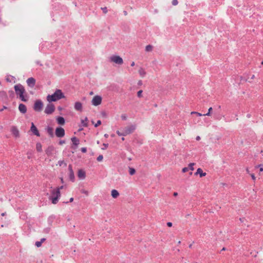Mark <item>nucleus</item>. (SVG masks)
<instances>
[{
	"label": "nucleus",
	"instance_id": "nucleus-53",
	"mask_svg": "<svg viewBox=\"0 0 263 263\" xmlns=\"http://www.w3.org/2000/svg\"><path fill=\"white\" fill-rule=\"evenodd\" d=\"M46 240V238H43L41 239L40 241L42 243L43 242H44Z\"/></svg>",
	"mask_w": 263,
	"mask_h": 263
},
{
	"label": "nucleus",
	"instance_id": "nucleus-8",
	"mask_svg": "<svg viewBox=\"0 0 263 263\" xmlns=\"http://www.w3.org/2000/svg\"><path fill=\"white\" fill-rule=\"evenodd\" d=\"M102 98L101 96L97 95L95 96L92 99V104L95 106H98L101 104Z\"/></svg>",
	"mask_w": 263,
	"mask_h": 263
},
{
	"label": "nucleus",
	"instance_id": "nucleus-23",
	"mask_svg": "<svg viewBox=\"0 0 263 263\" xmlns=\"http://www.w3.org/2000/svg\"><path fill=\"white\" fill-rule=\"evenodd\" d=\"M111 195L114 198H116L119 196V192L116 190H112L111 192Z\"/></svg>",
	"mask_w": 263,
	"mask_h": 263
},
{
	"label": "nucleus",
	"instance_id": "nucleus-5",
	"mask_svg": "<svg viewBox=\"0 0 263 263\" xmlns=\"http://www.w3.org/2000/svg\"><path fill=\"white\" fill-rule=\"evenodd\" d=\"M55 110V106L54 104L49 103L48 104L45 109L44 112L47 115L52 114Z\"/></svg>",
	"mask_w": 263,
	"mask_h": 263
},
{
	"label": "nucleus",
	"instance_id": "nucleus-55",
	"mask_svg": "<svg viewBox=\"0 0 263 263\" xmlns=\"http://www.w3.org/2000/svg\"><path fill=\"white\" fill-rule=\"evenodd\" d=\"M36 63L37 64L39 65L40 66H42L43 65L40 61H37L36 62Z\"/></svg>",
	"mask_w": 263,
	"mask_h": 263
},
{
	"label": "nucleus",
	"instance_id": "nucleus-34",
	"mask_svg": "<svg viewBox=\"0 0 263 263\" xmlns=\"http://www.w3.org/2000/svg\"><path fill=\"white\" fill-rule=\"evenodd\" d=\"M58 164L60 166H62L63 164H64L65 166H66L67 165L66 163H65L64 160L59 161Z\"/></svg>",
	"mask_w": 263,
	"mask_h": 263
},
{
	"label": "nucleus",
	"instance_id": "nucleus-25",
	"mask_svg": "<svg viewBox=\"0 0 263 263\" xmlns=\"http://www.w3.org/2000/svg\"><path fill=\"white\" fill-rule=\"evenodd\" d=\"M36 148L37 152H41L42 151V144L39 142L37 143L36 144Z\"/></svg>",
	"mask_w": 263,
	"mask_h": 263
},
{
	"label": "nucleus",
	"instance_id": "nucleus-54",
	"mask_svg": "<svg viewBox=\"0 0 263 263\" xmlns=\"http://www.w3.org/2000/svg\"><path fill=\"white\" fill-rule=\"evenodd\" d=\"M49 230H50V229L49 228H47V229H46L44 230V232L45 233H48L49 232Z\"/></svg>",
	"mask_w": 263,
	"mask_h": 263
},
{
	"label": "nucleus",
	"instance_id": "nucleus-61",
	"mask_svg": "<svg viewBox=\"0 0 263 263\" xmlns=\"http://www.w3.org/2000/svg\"><path fill=\"white\" fill-rule=\"evenodd\" d=\"M251 116V115L250 114H248L247 115V117L248 118H250Z\"/></svg>",
	"mask_w": 263,
	"mask_h": 263
},
{
	"label": "nucleus",
	"instance_id": "nucleus-13",
	"mask_svg": "<svg viewBox=\"0 0 263 263\" xmlns=\"http://www.w3.org/2000/svg\"><path fill=\"white\" fill-rule=\"evenodd\" d=\"M30 130L32 132L33 134L36 136L37 137L40 136V134L36 128V127L35 126L34 123L33 122L31 123V125L30 127Z\"/></svg>",
	"mask_w": 263,
	"mask_h": 263
},
{
	"label": "nucleus",
	"instance_id": "nucleus-19",
	"mask_svg": "<svg viewBox=\"0 0 263 263\" xmlns=\"http://www.w3.org/2000/svg\"><path fill=\"white\" fill-rule=\"evenodd\" d=\"M53 150H54L53 146H49L45 150V153L48 156H50L52 155Z\"/></svg>",
	"mask_w": 263,
	"mask_h": 263
},
{
	"label": "nucleus",
	"instance_id": "nucleus-7",
	"mask_svg": "<svg viewBox=\"0 0 263 263\" xmlns=\"http://www.w3.org/2000/svg\"><path fill=\"white\" fill-rule=\"evenodd\" d=\"M55 135L58 138H62L65 136V130L64 129L60 126H59L56 128L55 131Z\"/></svg>",
	"mask_w": 263,
	"mask_h": 263
},
{
	"label": "nucleus",
	"instance_id": "nucleus-44",
	"mask_svg": "<svg viewBox=\"0 0 263 263\" xmlns=\"http://www.w3.org/2000/svg\"><path fill=\"white\" fill-rule=\"evenodd\" d=\"M81 151L82 153H85L87 152V148L85 147H82Z\"/></svg>",
	"mask_w": 263,
	"mask_h": 263
},
{
	"label": "nucleus",
	"instance_id": "nucleus-16",
	"mask_svg": "<svg viewBox=\"0 0 263 263\" xmlns=\"http://www.w3.org/2000/svg\"><path fill=\"white\" fill-rule=\"evenodd\" d=\"M74 108L76 110L81 111L82 110V104L80 102H76L74 103Z\"/></svg>",
	"mask_w": 263,
	"mask_h": 263
},
{
	"label": "nucleus",
	"instance_id": "nucleus-27",
	"mask_svg": "<svg viewBox=\"0 0 263 263\" xmlns=\"http://www.w3.org/2000/svg\"><path fill=\"white\" fill-rule=\"evenodd\" d=\"M87 120H88V118L87 117H86L85 118V119L81 120V123L83 126L87 127V126H88V123L87 122Z\"/></svg>",
	"mask_w": 263,
	"mask_h": 263
},
{
	"label": "nucleus",
	"instance_id": "nucleus-33",
	"mask_svg": "<svg viewBox=\"0 0 263 263\" xmlns=\"http://www.w3.org/2000/svg\"><path fill=\"white\" fill-rule=\"evenodd\" d=\"M195 165L194 163H191L189 165V170H191V171H193L194 170V165Z\"/></svg>",
	"mask_w": 263,
	"mask_h": 263
},
{
	"label": "nucleus",
	"instance_id": "nucleus-62",
	"mask_svg": "<svg viewBox=\"0 0 263 263\" xmlns=\"http://www.w3.org/2000/svg\"><path fill=\"white\" fill-rule=\"evenodd\" d=\"M6 212H4V213H2L1 214V215H2V216H5V215H6Z\"/></svg>",
	"mask_w": 263,
	"mask_h": 263
},
{
	"label": "nucleus",
	"instance_id": "nucleus-9",
	"mask_svg": "<svg viewBox=\"0 0 263 263\" xmlns=\"http://www.w3.org/2000/svg\"><path fill=\"white\" fill-rule=\"evenodd\" d=\"M68 171H69V179L70 181L73 182L75 181V176L74 174L73 171L72 170V166L71 164H69L68 165Z\"/></svg>",
	"mask_w": 263,
	"mask_h": 263
},
{
	"label": "nucleus",
	"instance_id": "nucleus-26",
	"mask_svg": "<svg viewBox=\"0 0 263 263\" xmlns=\"http://www.w3.org/2000/svg\"><path fill=\"white\" fill-rule=\"evenodd\" d=\"M139 73L140 75V76L142 77H144L146 74V72H145V70L142 68H140L139 69Z\"/></svg>",
	"mask_w": 263,
	"mask_h": 263
},
{
	"label": "nucleus",
	"instance_id": "nucleus-6",
	"mask_svg": "<svg viewBox=\"0 0 263 263\" xmlns=\"http://www.w3.org/2000/svg\"><path fill=\"white\" fill-rule=\"evenodd\" d=\"M136 128L135 125H130L123 128L126 136L133 133Z\"/></svg>",
	"mask_w": 263,
	"mask_h": 263
},
{
	"label": "nucleus",
	"instance_id": "nucleus-38",
	"mask_svg": "<svg viewBox=\"0 0 263 263\" xmlns=\"http://www.w3.org/2000/svg\"><path fill=\"white\" fill-rule=\"evenodd\" d=\"M42 243L40 241H37L35 242V245L36 247L39 248V247H40L42 245Z\"/></svg>",
	"mask_w": 263,
	"mask_h": 263
},
{
	"label": "nucleus",
	"instance_id": "nucleus-39",
	"mask_svg": "<svg viewBox=\"0 0 263 263\" xmlns=\"http://www.w3.org/2000/svg\"><path fill=\"white\" fill-rule=\"evenodd\" d=\"M101 124V121L99 120L97 121V123L94 124V126H95V127H97L98 126H99Z\"/></svg>",
	"mask_w": 263,
	"mask_h": 263
},
{
	"label": "nucleus",
	"instance_id": "nucleus-2",
	"mask_svg": "<svg viewBox=\"0 0 263 263\" xmlns=\"http://www.w3.org/2000/svg\"><path fill=\"white\" fill-rule=\"evenodd\" d=\"M65 97L64 93L61 89H57L53 94L47 96V100L49 103H51L65 98Z\"/></svg>",
	"mask_w": 263,
	"mask_h": 263
},
{
	"label": "nucleus",
	"instance_id": "nucleus-15",
	"mask_svg": "<svg viewBox=\"0 0 263 263\" xmlns=\"http://www.w3.org/2000/svg\"><path fill=\"white\" fill-rule=\"evenodd\" d=\"M0 99L3 101L8 100V96L6 91L2 90L0 91Z\"/></svg>",
	"mask_w": 263,
	"mask_h": 263
},
{
	"label": "nucleus",
	"instance_id": "nucleus-50",
	"mask_svg": "<svg viewBox=\"0 0 263 263\" xmlns=\"http://www.w3.org/2000/svg\"><path fill=\"white\" fill-rule=\"evenodd\" d=\"M65 143V140H60L59 141V144L60 145H62L63 144H64Z\"/></svg>",
	"mask_w": 263,
	"mask_h": 263
},
{
	"label": "nucleus",
	"instance_id": "nucleus-60",
	"mask_svg": "<svg viewBox=\"0 0 263 263\" xmlns=\"http://www.w3.org/2000/svg\"><path fill=\"white\" fill-rule=\"evenodd\" d=\"M123 13L125 15H127V12L125 10H124L123 11Z\"/></svg>",
	"mask_w": 263,
	"mask_h": 263
},
{
	"label": "nucleus",
	"instance_id": "nucleus-40",
	"mask_svg": "<svg viewBox=\"0 0 263 263\" xmlns=\"http://www.w3.org/2000/svg\"><path fill=\"white\" fill-rule=\"evenodd\" d=\"M101 9L104 13H105V14L107 13V12L108 11L107 7H102Z\"/></svg>",
	"mask_w": 263,
	"mask_h": 263
},
{
	"label": "nucleus",
	"instance_id": "nucleus-21",
	"mask_svg": "<svg viewBox=\"0 0 263 263\" xmlns=\"http://www.w3.org/2000/svg\"><path fill=\"white\" fill-rule=\"evenodd\" d=\"M57 122L58 124L60 125H64L65 123V119L61 116H58L56 118Z\"/></svg>",
	"mask_w": 263,
	"mask_h": 263
},
{
	"label": "nucleus",
	"instance_id": "nucleus-22",
	"mask_svg": "<svg viewBox=\"0 0 263 263\" xmlns=\"http://www.w3.org/2000/svg\"><path fill=\"white\" fill-rule=\"evenodd\" d=\"M46 129L50 137L52 138L54 137L53 130L51 127L47 126Z\"/></svg>",
	"mask_w": 263,
	"mask_h": 263
},
{
	"label": "nucleus",
	"instance_id": "nucleus-57",
	"mask_svg": "<svg viewBox=\"0 0 263 263\" xmlns=\"http://www.w3.org/2000/svg\"><path fill=\"white\" fill-rule=\"evenodd\" d=\"M82 193H84L86 195L88 194V192L87 191H85V190H83L82 192Z\"/></svg>",
	"mask_w": 263,
	"mask_h": 263
},
{
	"label": "nucleus",
	"instance_id": "nucleus-1",
	"mask_svg": "<svg viewBox=\"0 0 263 263\" xmlns=\"http://www.w3.org/2000/svg\"><path fill=\"white\" fill-rule=\"evenodd\" d=\"M14 89L15 93L18 96L19 98L23 102H27L28 100V97L26 94V91L24 87L21 84H17L14 85Z\"/></svg>",
	"mask_w": 263,
	"mask_h": 263
},
{
	"label": "nucleus",
	"instance_id": "nucleus-17",
	"mask_svg": "<svg viewBox=\"0 0 263 263\" xmlns=\"http://www.w3.org/2000/svg\"><path fill=\"white\" fill-rule=\"evenodd\" d=\"M194 175L195 176L199 175L200 177H202L206 175V173H204L201 168H198L196 172L195 173Z\"/></svg>",
	"mask_w": 263,
	"mask_h": 263
},
{
	"label": "nucleus",
	"instance_id": "nucleus-28",
	"mask_svg": "<svg viewBox=\"0 0 263 263\" xmlns=\"http://www.w3.org/2000/svg\"><path fill=\"white\" fill-rule=\"evenodd\" d=\"M121 130H122V132H121L119 130H117L116 132V134L119 136H125L126 135L123 129H120Z\"/></svg>",
	"mask_w": 263,
	"mask_h": 263
},
{
	"label": "nucleus",
	"instance_id": "nucleus-45",
	"mask_svg": "<svg viewBox=\"0 0 263 263\" xmlns=\"http://www.w3.org/2000/svg\"><path fill=\"white\" fill-rule=\"evenodd\" d=\"M121 117L122 120H126L127 119L126 116L124 114L122 115Z\"/></svg>",
	"mask_w": 263,
	"mask_h": 263
},
{
	"label": "nucleus",
	"instance_id": "nucleus-12",
	"mask_svg": "<svg viewBox=\"0 0 263 263\" xmlns=\"http://www.w3.org/2000/svg\"><path fill=\"white\" fill-rule=\"evenodd\" d=\"M71 140L72 142V145L71 146V148L73 149L77 148L78 145L80 143L79 139L76 137H73L71 138Z\"/></svg>",
	"mask_w": 263,
	"mask_h": 263
},
{
	"label": "nucleus",
	"instance_id": "nucleus-32",
	"mask_svg": "<svg viewBox=\"0 0 263 263\" xmlns=\"http://www.w3.org/2000/svg\"><path fill=\"white\" fill-rule=\"evenodd\" d=\"M212 109H213V108H212V107H210V108H209L208 112L207 113H206V114H203V116H210V115H211V111L212 110Z\"/></svg>",
	"mask_w": 263,
	"mask_h": 263
},
{
	"label": "nucleus",
	"instance_id": "nucleus-10",
	"mask_svg": "<svg viewBox=\"0 0 263 263\" xmlns=\"http://www.w3.org/2000/svg\"><path fill=\"white\" fill-rule=\"evenodd\" d=\"M111 60L114 63L119 65L122 64L123 63L122 58L119 55H114L111 57Z\"/></svg>",
	"mask_w": 263,
	"mask_h": 263
},
{
	"label": "nucleus",
	"instance_id": "nucleus-35",
	"mask_svg": "<svg viewBox=\"0 0 263 263\" xmlns=\"http://www.w3.org/2000/svg\"><path fill=\"white\" fill-rule=\"evenodd\" d=\"M10 97L13 98L14 96V91L12 90H10L8 91Z\"/></svg>",
	"mask_w": 263,
	"mask_h": 263
},
{
	"label": "nucleus",
	"instance_id": "nucleus-51",
	"mask_svg": "<svg viewBox=\"0 0 263 263\" xmlns=\"http://www.w3.org/2000/svg\"><path fill=\"white\" fill-rule=\"evenodd\" d=\"M251 176L252 179L253 180H255L256 178H255V175H254V174H252L251 175Z\"/></svg>",
	"mask_w": 263,
	"mask_h": 263
},
{
	"label": "nucleus",
	"instance_id": "nucleus-52",
	"mask_svg": "<svg viewBox=\"0 0 263 263\" xmlns=\"http://www.w3.org/2000/svg\"><path fill=\"white\" fill-rule=\"evenodd\" d=\"M7 107L6 106H4L2 109H0V112L3 111L4 109H7Z\"/></svg>",
	"mask_w": 263,
	"mask_h": 263
},
{
	"label": "nucleus",
	"instance_id": "nucleus-37",
	"mask_svg": "<svg viewBox=\"0 0 263 263\" xmlns=\"http://www.w3.org/2000/svg\"><path fill=\"white\" fill-rule=\"evenodd\" d=\"M103 159V155H100L97 158V160L98 161H101Z\"/></svg>",
	"mask_w": 263,
	"mask_h": 263
},
{
	"label": "nucleus",
	"instance_id": "nucleus-4",
	"mask_svg": "<svg viewBox=\"0 0 263 263\" xmlns=\"http://www.w3.org/2000/svg\"><path fill=\"white\" fill-rule=\"evenodd\" d=\"M43 107V103L41 100H37L35 101L33 105V109L37 112L41 111Z\"/></svg>",
	"mask_w": 263,
	"mask_h": 263
},
{
	"label": "nucleus",
	"instance_id": "nucleus-30",
	"mask_svg": "<svg viewBox=\"0 0 263 263\" xmlns=\"http://www.w3.org/2000/svg\"><path fill=\"white\" fill-rule=\"evenodd\" d=\"M152 49H153V46H152L151 45H148L145 47V50H146V51H147V52L152 51Z\"/></svg>",
	"mask_w": 263,
	"mask_h": 263
},
{
	"label": "nucleus",
	"instance_id": "nucleus-24",
	"mask_svg": "<svg viewBox=\"0 0 263 263\" xmlns=\"http://www.w3.org/2000/svg\"><path fill=\"white\" fill-rule=\"evenodd\" d=\"M134 142L138 145H140L143 144L142 140L140 138H135L134 140Z\"/></svg>",
	"mask_w": 263,
	"mask_h": 263
},
{
	"label": "nucleus",
	"instance_id": "nucleus-58",
	"mask_svg": "<svg viewBox=\"0 0 263 263\" xmlns=\"http://www.w3.org/2000/svg\"><path fill=\"white\" fill-rule=\"evenodd\" d=\"M200 139V136H197V137H196V140L198 141V140H199Z\"/></svg>",
	"mask_w": 263,
	"mask_h": 263
},
{
	"label": "nucleus",
	"instance_id": "nucleus-43",
	"mask_svg": "<svg viewBox=\"0 0 263 263\" xmlns=\"http://www.w3.org/2000/svg\"><path fill=\"white\" fill-rule=\"evenodd\" d=\"M172 4L174 6H176L178 4V0H173L172 2Z\"/></svg>",
	"mask_w": 263,
	"mask_h": 263
},
{
	"label": "nucleus",
	"instance_id": "nucleus-46",
	"mask_svg": "<svg viewBox=\"0 0 263 263\" xmlns=\"http://www.w3.org/2000/svg\"><path fill=\"white\" fill-rule=\"evenodd\" d=\"M188 171H189V168L188 167H186L183 168L182 170V172L183 173H185V172H187Z\"/></svg>",
	"mask_w": 263,
	"mask_h": 263
},
{
	"label": "nucleus",
	"instance_id": "nucleus-47",
	"mask_svg": "<svg viewBox=\"0 0 263 263\" xmlns=\"http://www.w3.org/2000/svg\"><path fill=\"white\" fill-rule=\"evenodd\" d=\"M258 167H259V170H260V172L263 171V167H262V164H259L258 165Z\"/></svg>",
	"mask_w": 263,
	"mask_h": 263
},
{
	"label": "nucleus",
	"instance_id": "nucleus-63",
	"mask_svg": "<svg viewBox=\"0 0 263 263\" xmlns=\"http://www.w3.org/2000/svg\"><path fill=\"white\" fill-rule=\"evenodd\" d=\"M105 138H108V135L107 134H105L104 136Z\"/></svg>",
	"mask_w": 263,
	"mask_h": 263
},
{
	"label": "nucleus",
	"instance_id": "nucleus-31",
	"mask_svg": "<svg viewBox=\"0 0 263 263\" xmlns=\"http://www.w3.org/2000/svg\"><path fill=\"white\" fill-rule=\"evenodd\" d=\"M54 216H51L48 219V222L50 225H51V223L53 221V219L54 218Z\"/></svg>",
	"mask_w": 263,
	"mask_h": 263
},
{
	"label": "nucleus",
	"instance_id": "nucleus-36",
	"mask_svg": "<svg viewBox=\"0 0 263 263\" xmlns=\"http://www.w3.org/2000/svg\"><path fill=\"white\" fill-rule=\"evenodd\" d=\"M142 92H143V91L142 90H139L138 92H137V96L139 98H141L142 97Z\"/></svg>",
	"mask_w": 263,
	"mask_h": 263
},
{
	"label": "nucleus",
	"instance_id": "nucleus-56",
	"mask_svg": "<svg viewBox=\"0 0 263 263\" xmlns=\"http://www.w3.org/2000/svg\"><path fill=\"white\" fill-rule=\"evenodd\" d=\"M138 84L139 85H142V81L141 80H139V81H138Z\"/></svg>",
	"mask_w": 263,
	"mask_h": 263
},
{
	"label": "nucleus",
	"instance_id": "nucleus-49",
	"mask_svg": "<svg viewBox=\"0 0 263 263\" xmlns=\"http://www.w3.org/2000/svg\"><path fill=\"white\" fill-rule=\"evenodd\" d=\"M166 224L168 227H171L173 225L172 223L171 222H167Z\"/></svg>",
	"mask_w": 263,
	"mask_h": 263
},
{
	"label": "nucleus",
	"instance_id": "nucleus-41",
	"mask_svg": "<svg viewBox=\"0 0 263 263\" xmlns=\"http://www.w3.org/2000/svg\"><path fill=\"white\" fill-rule=\"evenodd\" d=\"M103 147L102 148V149L105 150L107 149V148L108 147V143H103Z\"/></svg>",
	"mask_w": 263,
	"mask_h": 263
},
{
	"label": "nucleus",
	"instance_id": "nucleus-42",
	"mask_svg": "<svg viewBox=\"0 0 263 263\" xmlns=\"http://www.w3.org/2000/svg\"><path fill=\"white\" fill-rule=\"evenodd\" d=\"M191 114H196L198 116H203V114L196 112V111H192Z\"/></svg>",
	"mask_w": 263,
	"mask_h": 263
},
{
	"label": "nucleus",
	"instance_id": "nucleus-59",
	"mask_svg": "<svg viewBox=\"0 0 263 263\" xmlns=\"http://www.w3.org/2000/svg\"><path fill=\"white\" fill-rule=\"evenodd\" d=\"M177 195H178V193H177V192H174V193H173V196H174L176 197V196H177Z\"/></svg>",
	"mask_w": 263,
	"mask_h": 263
},
{
	"label": "nucleus",
	"instance_id": "nucleus-18",
	"mask_svg": "<svg viewBox=\"0 0 263 263\" xmlns=\"http://www.w3.org/2000/svg\"><path fill=\"white\" fill-rule=\"evenodd\" d=\"M78 176L80 179H84L86 177L85 172L83 170H79L78 172Z\"/></svg>",
	"mask_w": 263,
	"mask_h": 263
},
{
	"label": "nucleus",
	"instance_id": "nucleus-20",
	"mask_svg": "<svg viewBox=\"0 0 263 263\" xmlns=\"http://www.w3.org/2000/svg\"><path fill=\"white\" fill-rule=\"evenodd\" d=\"M11 133L15 137H19V131L16 127L15 126H12L11 128Z\"/></svg>",
	"mask_w": 263,
	"mask_h": 263
},
{
	"label": "nucleus",
	"instance_id": "nucleus-3",
	"mask_svg": "<svg viewBox=\"0 0 263 263\" xmlns=\"http://www.w3.org/2000/svg\"><path fill=\"white\" fill-rule=\"evenodd\" d=\"M63 186L62 185L56 189L52 191V195H56L55 197H49V200H51L53 204H56L58 202L59 199L61 196L60 190L63 189Z\"/></svg>",
	"mask_w": 263,
	"mask_h": 263
},
{
	"label": "nucleus",
	"instance_id": "nucleus-14",
	"mask_svg": "<svg viewBox=\"0 0 263 263\" xmlns=\"http://www.w3.org/2000/svg\"><path fill=\"white\" fill-rule=\"evenodd\" d=\"M18 110L23 114H25L27 112V107L26 105L23 103H20L18 105Z\"/></svg>",
	"mask_w": 263,
	"mask_h": 263
},
{
	"label": "nucleus",
	"instance_id": "nucleus-64",
	"mask_svg": "<svg viewBox=\"0 0 263 263\" xmlns=\"http://www.w3.org/2000/svg\"><path fill=\"white\" fill-rule=\"evenodd\" d=\"M243 219H244V218H239V220H240V221H241V222H243Z\"/></svg>",
	"mask_w": 263,
	"mask_h": 263
},
{
	"label": "nucleus",
	"instance_id": "nucleus-11",
	"mask_svg": "<svg viewBox=\"0 0 263 263\" xmlns=\"http://www.w3.org/2000/svg\"><path fill=\"white\" fill-rule=\"evenodd\" d=\"M26 83L29 87L33 88L35 85L36 80L34 78L30 77L27 80Z\"/></svg>",
	"mask_w": 263,
	"mask_h": 263
},
{
	"label": "nucleus",
	"instance_id": "nucleus-29",
	"mask_svg": "<svg viewBox=\"0 0 263 263\" xmlns=\"http://www.w3.org/2000/svg\"><path fill=\"white\" fill-rule=\"evenodd\" d=\"M136 173V170L134 168L129 167V174L130 175H133Z\"/></svg>",
	"mask_w": 263,
	"mask_h": 263
},
{
	"label": "nucleus",
	"instance_id": "nucleus-48",
	"mask_svg": "<svg viewBox=\"0 0 263 263\" xmlns=\"http://www.w3.org/2000/svg\"><path fill=\"white\" fill-rule=\"evenodd\" d=\"M73 201V197H71L69 199V201H67V202H65V203H68L69 202H71Z\"/></svg>",
	"mask_w": 263,
	"mask_h": 263
}]
</instances>
